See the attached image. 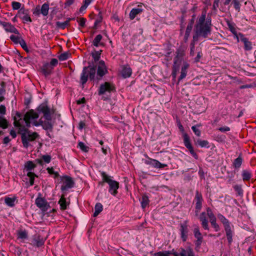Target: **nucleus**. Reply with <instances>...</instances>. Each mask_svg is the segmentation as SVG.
I'll return each mask as SVG.
<instances>
[{
  "instance_id": "ea45409f",
  "label": "nucleus",
  "mask_w": 256,
  "mask_h": 256,
  "mask_svg": "<svg viewBox=\"0 0 256 256\" xmlns=\"http://www.w3.org/2000/svg\"><path fill=\"white\" fill-rule=\"evenodd\" d=\"M172 253L169 251H163L156 252L154 254V256H169Z\"/></svg>"
},
{
  "instance_id": "c756f323",
  "label": "nucleus",
  "mask_w": 256,
  "mask_h": 256,
  "mask_svg": "<svg viewBox=\"0 0 256 256\" xmlns=\"http://www.w3.org/2000/svg\"><path fill=\"white\" fill-rule=\"evenodd\" d=\"M183 136H184V144L185 146L187 148H188L192 146L190 144V138H189V136L188 135V134L186 133H184Z\"/></svg>"
},
{
  "instance_id": "2f4dec72",
  "label": "nucleus",
  "mask_w": 256,
  "mask_h": 256,
  "mask_svg": "<svg viewBox=\"0 0 256 256\" xmlns=\"http://www.w3.org/2000/svg\"><path fill=\"white\" fill-rule=\"evenodd\" d=\"M69 20H66L64 22H58L56 23V26L58 28L64 29L69 24Z\"/></svg>"
},
{
  "instance_id": "79ce46f5",
  "label": "nucleus",
  "mask_w": 256,
  "mask_h": 256,
  "mask_svg": "<svg viewBox=\"0 0 256 256\" xmlns=\"http://www.w3.org/2000/svg\"><path fill=\"white\" fill-rule=\"evenodd\" d=\"M206 212H207V215L210 218V221L211 220H212L213 219L216 218L215 217L214 215V214L212 210L210 208H207Z\"/></svg>"
},
{
  "instance_id": "0e129e2a",
  "label": "nucleus",
  "mask_w": 256,
  "mask_h": 256,
  "mask_svg": "<svg viewBox=\"0 0 256 256\" xmlns=\"http://www.w3.org/2000/svg\"><path fill=\"white\" fill-rule=\"evenodd\" d=\"M78 22H79L80 25L81 26L84 27L85 25L86 19H84L83 18H82L80 19Z\"/></svg>"
},
{
  "instance_id": "3c124183",
  "label": "nucleus",
  "mask_w": 256,
  "mask_h": 256,
  "mask_svg": "<svg viewBox=\"0 0 256 256\" xmlns=\"http://www.w3.org/2000/svg\"><path fill=\"white\" fill-rule=\"evenodd\" d=\"M21 4L18 2H12V7L14 10H18Z\"/></svg>"
},
{
  "instance_id": "338daca9",
  "label": "nucleus",
  "mask_w": 256,
  "mask_h": 256,
  "mask_svg": "<svg viewBox=\"0 0 256 256\" xmlns=\"http://www.w3.org/2000/svg\"><path fill=\"white\" fill-rule=\"evenodd\" d=\"M102 20V16L101 15V14L99 13V18L97 20H96L94 22V27H96V25L100 23Z\"/></svg>"
},
{
  "instance_id": "a878e982",
  "label": "nucleus",
  "mask_w": 256,
  "mask_h": 256,
  "mask_svg": "<svg viewBox=\"0 0 256 256\" xmlns=\"http://www.w3.org/2000/svg\"><path fill=\"white\" fill-rule=\"evenodd\" d=\"M16 198L6 197L5 198L4 201L6 204L9 206H13L14 205Z\"/></svg>"
},
{
  "instance_id": "39448f33",
  "label": "nucleus",
  "mask_w": 256,
  "mask_h": 256,
  "mask_svg": "<svg viewBox=\"0 0 256 256\" xmlns=\"http://www.w3.org/2000/svg\"><path fill=\"white\" fill-rule=\"evenodd\" d=\"M60 183L62 184L61 190L62 191L72 188L74 185V182L70 177L68 176H61L60 178Z\"/></svg>"
},
{
  "instance_id": "49530a36",
  "label": "nucleus",
  "mask_w": 256,
  "mask_h": 256,
  "mask_svg": "<svg viewBox=\"0 0 256 256\" xmlns=\"http://www.w3.org/2000/svg\"><path fill=\"white\" fill-rule=\"evenodd\" d=\"M78 146L82 151L84 152H87L88 151V147L86 146L84 142H80L78 143Z\"/></svg>"
},
{
  "instance_id": "de8ad7c7",
  "label": "nucleus",
  "mask_w": 256,
  "mask_h": 256,
  "mask_svg": "<svg viewBox=\"0 0 256 256\" xmlns=\"http://www.w3.org/2000/svg\"><path fill=\"white\" fill-rule=\"evenodd\" d=\"M69 56V54L68 52H64L60 54L58 56V58L60 60H64L68 58Z\"/></svg>"
},
{
  "instance_id": "e433bc0d",
  "label": "nucleus",
  "mask_w": 256,
  "mask_h": 256,
  "mask_svg": "<svg viewBox=\"0 0 256 256\" xmlns=\"http://www.w3.org/2000/svg\"><path fill=\"white\" fill-rule=\"evenodd\" d=\"M242 163V158L240 156H239L234 160L233 164L236 168H239L240 166Z\"/></svg>"
},
{
  "instance_id": "4c0bfd02",
  "label": "nucleus",
  "mask_w": 256,
  "mask_h": 256,
  "mask_svg": "<svg viewBox=\"0 0 256 256\" xmlns=\"http://www.w3.org/2000/svg\"><path fill=\"white\" fill-rule=\"evenodd\" d=\"M149 200L146 196L144 195L141 202L142 206L144 208L148 204Z\"/></svg>"
},
{
  "instance_id": "69168bd1",
  "label": "nucleus",
  "mask_w": 256,
  "mask_h": 256,
  "mask_svg": "<svg viewBox=\"0 0 256 256\" xmlns=\"http://www.w3.org/2000/svg\"><path fill=\"white\" fill-rule=\"evenodd\" d=\"M6 114V107L4 105L0 106V114Z\"/></svg>"
},
{
  "instance_id": "f257e3e1",
  "label": "nucleus",
  "mask_w": 256,
  "mask_h": 256,
  "mask_svg": "<svg viewBox=\"0 0 256 256\" xmlns=\"http://www.w3.org/2000/svg\"><path fill=\"white\" fill-rule=\"evenodd\" d=\"M206 12H202V16L199 18L195 28V32L198 34H201L202 36H206L210 32V26L211 25V20L210 19L206 20Z\"/></svg>"
},
{
  "instance_id": "ddd939ff",
  "label": "nucleus",
  "mask_w": 256,
  "mask_h": 256,
  "mask_svg": "<svg viewBox=\"0 0 256 256\" xmlns=\"http://www.w3.org/2000/svg\"><path fill=\"white\" fill-rule=\"evenodd\" d=\"M194 19H195V16H193L192 18L191 19L190 21V23L188 24L187 26L186 31V34L184 35V39H185L186 41L188 40V38L190 36V33L192 30V28L193 27V24L194 22Z\"/></svg>"
},
{
  "instance_id": "bb28decb",
  "label": "nucleus",
  "mask_w": 256,
  "mask_h": 256,
  "mask_svg": "<svg viewBox=\"0 0 256 256\" xmlns=\"http://www.w3.org/2000/svg\"><path fill=\"white\" fill-rule=\"evenodd\" d=\"M102 39V35H100V34L97 35L93 40V42H92L93 44L95 46H98L102 44L100 43V41H101Z\"/></svg>"
},
{
  "instance_id": "412c9836",
  "label": "nucleus",
  "mask_w": 256,
  "mask_h": 256,
  "mask_svg": "<svg viewBox=\"0 0 256 256\" xmlns=\"http://www.w3.org/2000/svg\"><path fill=\"white\" fill-rule=\"evenodd\" d=\"M52 70V67L48 63L46 64L42 68V70L45 76L49 74Z\"/></svg>"
},
{
  "instance_id": "dca6fc26",
  "label": "nucleus",
  "mask_w": 256,
  "mask_h": 256,
  "mask_svg": "<svg viewBox=\"0 0 256 256\" xmlns=\"http://www.w3.org/2000/svg\"><path fill=\"white\" fill-rule=\"evenodd\" d=\"M200 220L202 222V227L205 229L208 230L209 229L208 226V221L206 220V214L202 212L200 216Z\"/></svg>"
},
{
  "instance_id": "c03bdc74",
  "label": "nucleus",
  "mask_w": 256,
  "mask_h": 256,
  "mask_svg": "<svg viewBox=\"0 0 256 256\" xmlns=\"http://www.w3.org/2000/svg\"><path fill=\"white\" fill-rule=\"evenodd\" d=\"M44 244V241L42 239L38 238L34 240V244L38 247L42 246Z\"/></svg>"
},
{
  "instance_id": "680f3d73",
  "label": "nucleus",
  "mask_w": 256,
  "mask_h": 256,
  "mask_svg": "<svg viewBox=\"0 0 256 256\" xmlns=\"http://www.w3.org/2000/svg\"><path fill=\"white\" fill-rule=\"evenodd\" d=\"M19 44H20L24 50H27V46H26V43L25 41L22 38L21 40H20V42Z\"/></svg>"
},
{
  "instance_id": "cd10ccee",
  "label": "nucleus",
  "mask_w": 256,
  "mask_h": 256,
  "mask_svg": "<svg viewBox=\"0 0 256 256\" xmlns=\"http://www.w3.org/2000/svg\"><path fill=\"white\" fill-rule=\"evenodd\" d=\"M208 142L206 140H202L200 139L197 140L196 142V144H198L200 147L204 148V147H208Z\"/></svg>"
},
{
  "instance_id": "864d4df0",
  "label": "nucleus",
  "mask_w": 256,
  "mask_h": 256,
  "mask_svg": "<svg viewBox=\"0 0 256 256\" xmlns=\"http://www.w3.org/2000/svg\"><path fill=\"white\" fill-rule=\"evenodd\" d=\"M232 2L234 8L239 12L240 10V4L238 0H233Z\"/></svg>"
},
{
  "instance_id": "13d9d810",
  "label": "nucleus",
  "mask_w": 256,
  "mask_h": 256,
  "mask_svg": "<svg viewBox=\"0 0 256 256\" xmlns=\"http://www.w3.org/2000/svg\"><path fill=\"white\" fill-rule=\"evenodd\" d=\"M236 37L237 38L238 41H242L243 42L244 39H246V38L242 34H236Z\"/></svg>"
},
{
  "instance_id": "8fccbe9b",
  "label": "nucleus",
  "mask_w": 256,
  "mask_h": 256,
  "mask_svg": "<svg viewBox=\"0 0 256 256\" xmlns=\"http://www.w3.org/2000/svg\"><path fill=\"white\" fill-rule=\"evenodd\" d=\"M95 72L96 70L94 68H90V78L91 80H94L95 76Z\"/></svg>"
},
{
  "instance_id": "473e14b6",
  "label": "nucleus",
  "mask_w": 256,
  "mask_h": 256,
  "mask_svg": "<svg viewBox=\"0 0 256 256\" xmlns=\"http://www.w3.org/2000/svg\"><path fill=\"white\" fill-rule=\"evenodd\" d=\"M48 10H49L48 4H44L42 6V8H41V13L44 16H47L48 14Z\"/></svg>"
},
{
  "instance_id": "a19ab883",
  "label": "nucleus",
  "mask_w": 256,
  "mask_h": 256,
  "mask_svg": "<svg viewBox=\"0 0 256 256\" xmlns=\"http://www.w3.org/2000/svg\"><path fill=\"white\" fill-rule=\"evenodd\" d=\"M244 44V48L246 50H250L252 48V44L248 40V38L244 39L242 42Z\"/></svg>"
},
{
  "instance_id": "2eb2a0df",
  "label": "nucleus",
  "mask_w": 256,
  "mask_h": 256,
  "mask_svg": "<svg viewBox=\"0 0 256 256\" xmlns=\"http://www.w3.org/2000/svg\"><path fill=\"white\" fill-rule=\"evenodd\" d=\"M180 256H194L192 250L190 247H188L186 249L180 248Z\"/></svg>"
},
{
  "instance_id": "f704fd0d",
  "label": "nucleus",
  "mask_w": 256,
  "mask_h": 256,
  "mask_svg": "<svg viewBox=\"0 0 256 256\" xmlns=\"http://www.w3.org/2000/svg\"><path fill=\"white\" fill-rule=\"evenodd\" d=\"M8 126L7 120L0 116V127L2 128H6Z\"/></svg>"
},
{
  "instance_id": "b1692460",
  "label": "nucleus",
  "mask_w": 256,
  "mask_h": 256,
  "mask_svg": "<svg viewBox=\"0 0 256 256\" xmlns=\"http://www.w3.org/2000/svg\"><path fill=\"white\" fill-rule=\"evenodd\" d=\"M102 204L100 203H97L94 207V216H96L102 210Z\"/></svg>"
},
{
  "instance_id": "6e6d98bb",
  "label": "nucleus",
  "mask_w": 256,
  "mask_h": 256,
  "mask_svg": "<svg viewBox=\"0 0 256 256\" xmlns=\"http://www.w3.org/2000/svg\"><path fill=\"white\" fill-rule=\"evenodd\" d=\"M42 160L46 163H49L51 160V157L49 155H44L42 156Z\"/></svg>"
},
{
  "instance_id": "5fc2aeb1",
  "label": "nucleus",
  "mask_w": 256,
  "mask_h": 256,
  "mask_svg": "<svg viewBox=\"0 0 256 256\" xmlns=\"http://www.w3.org/2000/svg\"><path fill=\"white\" fill-rule=\"evenodd\" d=\"M192 128L197 136H200L201 132L200 130L196 128V126H192Z\"/></svg>"
},
{
  "instance_id": "1a4fd4ad",
  "label": "nucleus",
  "mask_w": 256,
  "mask_h": 256,
  "mask_svg": "<svg viewBox=\"0 0 256 256\" xmlns=\"http://www.w3.org/2000/svg\"><path fill=\"white\" fill-rule=\"evenodd\" d=\"M145 163L147 164H150L156 168H164L166 166V164H162L158 160L154 159L149 158L148 160L145 161Z\"/></svg>"
},
{
  "instance_id": "20e7f679",
  "label": "nucleus",
  "mask_w": 256,
  "mask_h": 256,
  "mask_svg": "<svg viewBox=\"0 0 256 256\" xmlns=\"http://www.w3.org/2000/svg\"><path fill=\"white\" fill-rule=\"evenodd\" d=\"M104 180L109 184L110 192L114 196H116L118 193L117 190L119 188L118 182L116 181L112 180L106 175L104 176Z\"/></svg>"
},
{
  "instance_id": "a211bd4d",
  "label": "nucleus",
  "mask_w": 256,
  "mask_h": 256,
  "mask_svg": "<svg viewBox=\"0 0 256 256\" xmlns=\"http://www.w3.org/2000/svg\"><path fill=\"white\" fill-rule=\"evenodd\" d=\"M196 208L197 210H200L202 208V196L198 192H196Z\"/></svg>"
},
{
  "instance_id": "f03ea898",
  "label": "nucleus",
  "mask_w": 256,
  "mask_h": 256,
  "mask_svg": "<svg viewBox=\"0 0 256 256\" xmlns=\"http://www.w3.org/2000/svg\"><path fill=\"white\" fill-rule=\"evenodd\" d=\"M14 124L15 126L19 128L22 135H23L30 141H33L39 136L38 134L36 132H32L28 130H24V127L21 126L18 121L16 120V118Z\"/></svg>"
},
{
  "instance_id": "774afa93",
  "label": "nucleus",
  "mask_w": 256,
  "mask_h": 256,
  "mask_svg": "<svg viewBox=\"0 0 256 256\" xmlns=\"http://www.w3.org/2000/svg\"><path fill=\"white\" fill-rule=\"evenodd\" d=\"M100 54L98 52H96L94 54H92V56L95 60H98L99 59V55Z\"/></svg>"
},
{
  "instance_id": "6ab92c4d",
  "label": "nucleus",
  "mask_w": 256,
  "mask_h": 256,
  "mask_svg": "<svg viewBox=\"0 0 256 256\" xmlns=\"http://www.w3.org/2000/svg\"><path fill=\"white\" fill-rule=\"evenodd\" d=\"M142 12V9L140 8H133L130 13V18L133 20L137 14Z\"/></svg>"
},
{
  "instance_id": "f8f14e48",
  "label": "nucleus",
  "mask_w": 256,
  "mask_h": 256,
  "mask_svg": "<svg viewBox=\"0 0 256 256\" xmlns=\"http://www.w3.org/2000/svg\"><path fill=\"white\" fill-rule=\"evenodd\" d=\"M180 232L181 236L183 241H186L187 238V234L188 232L187 222L186 221L184 224L180 225Z\"/></svg>"
},
{
  "instance_id": "4d7b16f0",
  "label": "nucleus",
  "mask_w": 256,
  "mask_h": 256,
  "mask_svg": "<svg viewBox=\"0 0 256 256\" xmlns=\"http://www.w3.org/2000/svg\"><path fill=\"white\" fill-rule=\"evenodd\" d=\"M228 28L235 35H236V29L234 28V27L232 26V24H230V22H228Z\"/></svg>"
},
{
  "instance_id": "7c9ffc66",
  "label": "nucleus",
  "mask_w": 256,
  "mask_h": 256,
  "mask_svg": "<svg viewBox=\"0 0 256 256\" xmlns=\"http://www.w3.org/2000/svg\"><path fill=\"white\" fill-rule=\"evenodd\" d=\"M87 68H84L82 74L81 76L80 80L82 84H84L88 80V74L86 72Z\"/></svg>"
},
{
  "instance_id": "aec40b11",
  "label": "nucleus",
  "mask_w": 256,
  "mask_h": 256,
  "mask_svg": "<svg viewBox=\"0 0 256 256\" xmlns=\"http://www.w3.org/2000/svg\"><path fill=\"white\" fill-rule=\"evenodd\" d=\"M225 230L226 232V234L227 236V238L228 241L229 243H231L232 240V231L230 228V226H226V227H224Z\"/></svg>"
},
{
  "instance_id": "393cba45",
  "label": "nucleus",
  "mask_w": 256,
  "mask_h": 256,
  "mask_svg": "<svg viewBox=\"0 0 256 256\" xmlns=\"http://www.w3.org/2000/svg\"><path fill=\"white\" fill-rule=\"evenodd\" d=\"M36 165L34 164L32 161H28L24 164V169L26 170H30L34 169Z\"/></svg>"
},
{
  "instance_id": "5701e85b",
  "label": "nucleus",
  "mask_w": 256,
  "mask_h": 256,
  "mask_svg": "<svg viewBox=\"0 0 256 256\" xmlns=\"http://www.w3.org/2000/svg\"><path fill=\"white\" fill-rule=\"evenodd\" d=\"M58 204H60L62 210H64L66 208V206L68 204L66 202L64 195L62 196L58 202Z\"/></svg>"
},
{
  "instance_id": "c9c22d12",
  "label": "nucleus",
  "mask_w": 256,
  "mask_h": 256,
  "mask_svg": "<svg viewBox=\"0 0 256 256\" xmlns=\"http://www.w3.org/2000/svg\"><path fill=\"white\" fill-rule=\"evenodd\" d=\"M10 38L16 44H19L20 40L22 39L20 34H18V36L12 35Z\"/></svg>"
},
{
  "instance_id": "72a5a7b5",
  "label": "nucleus",
  "mask_w": 256,
  "mask_h": 256,
  "mask_svg": "<svg viewBox=\"0 0 256 256\" xmlns=\"http://www.w3.org/2000/svg\"><path fill=\"white\" fill-rule=\"evenodd\" d=\"M40 125H42V128L46 130H52V124L49 122H41Z\"/></svg>"
},
{
  "instance_id": "4468645a",
  "label": "nucleus",
  "mask_w": 256,
  "mask_h": 256,
  "mask_svg": "<svg viewBox=\"0 0 256 256\" xmlns=\"http://www.w3.org/2000/svg\"><path fill=\"white\" fill-rule=\"evenodd\" d=\"M38 110L44 114L46 119H50V110L46 105L41 104L38 106Z\"/></svg>"
},
{
  "instance_id": "37998d69",
  "label": "nucleus",
  "mask_w": 256,
  "mask_h": 256,
  "mask_svg": "<svg viewBox=\"0 0 256 256\" xmlns=\"http://www.w3.org/2000/svg\"><path fill=\"white\" fill-rule=\"evenodd\" d=\"M27 176L30 178V184L31 186L33 185L34 183V178L36 176L35 174L32 172H28Z\"/></svg>"
},
{
  "instance_id": "e2e57ef3",
  "label": "nucleus",
  "mask_w": 256,
  "mask_h": 256,
  "mask_svg": "<svg viewBox=\"0 0 256 256\" xmlns=\"http://www.w3.org/2000/svg\"><path fill=\"white\" fill-rule=\"evenodd\" d=\"M58 63V61L56 59V58H52L50 62V64H49L52 68L54 66H56Z\"/></svg>"
},
{
  "instance_id": "7ed1b4c3",
  "label": "nucleus",
  "mask_w": 256,
  "mask_h": 256,
  "mask_svg": "<svg viewBox=\"0 0 256 256\" xmlns=\"http://www.w3.org/2000/svg\"><path fill=\"white\" fill-rule=\"evenodd\" d=\"M38 118V114L34 110H30L28 112L24 117V120L25 121L26 126L29 127L30 123L33 124L35 126H40V123L36 121V120Z\"/></svg>"
},
{
  "instance_id": "58836bf2",
  "label": "nucleus",
  "mask_w": 256,
  "mask_h": 256,
  "mask_svg": "<svg viewBox=\"0 0 256 256\" xmlns=\"http://www.w3.org/2000/svg\"><path fill=\"white\" fill-rule=\"evenodd\" d=\"M242 176L244 180H250L251 176L250 172L247 170H243Z\"/></svg>"
},
{
  "instance_id": "f3484780",
  "label": "nucleus",
  "mask_w": 256,
  "mask_h": 256,
  "mask_svg": "<svg viewBox=\"0 0 256 256\" xmlns=\"http://www.w3.org/2000/svg\"><path fill=\"white\" fill-rule=\"evenodd\" d=\"M132 73V70L128 66H124L122 70V74L124 78L130 77Z\"/></svg>"
},
{
  "instance_id": "0eeeda50",
  "label": "nucleus",
  "mask_w": 256,
  "mask_h": 256,
  "mask_svg": "<svg viewBox=\"0 0 256 256\" xmlns=\"http://www.w3.org/2000/svg\"><path fill=\"white\" fill-rule=\"evenodd\" d=\"M36 204L42 211H46L50 206L47 202L42 197H38L36 200Z\"/></svg>"
},
{
  "instance_id": "052dcab7",
  "label": "nucleus",
  "mask_w": 256,
  "mask_h": 256,
  "mask_svg": "<svg viewBox=\"0 0 256 256\" xmlns=\"http://www.w3.org/2000/svg\"><path fill=\"white\" fill-rule=\"evenodd\" d=\"M27 237V234L25 232H20L18 233V238H26Z\"/></svg>"
},
{
  "instance_id": "9d476101",
  "label": "nucleus",
  "mask_w": 256,
  "mask_h": 256,
  "mask_svg": "<svg viewBox=\"0 0 256 256\" xmlns=\"http://www.w3.org/2000/svg\"><path fill=\"white\" fill-rule=\"evenodd\" d=\"M107 72V68L104 61H100L98 65V74L102 76Z\"/></svg>"
},
{
  "instance_id": "9b49d317",
  "label": "nucleus",
  "mask_w": 256,
  "mask_h": 256,
  "mask_svg": "<svg viewBox=\"0 0 256 256\" xmlns=\"http://www.w3.org/2000/svg\"><path fill=\"white\" fill-rule=\"evenodd\" d=\"M194 233L195 238H196V240L195 242L196 245L197 247H200L202 242V236L198 226L194 228Z\"/></svg>"
},
{
  "instance_id": "a18cd8bd",
  "label": "nucleus",
  "mask_w": 256,
  "mask_h": 256,
  "mask_svg": "<svg viewBox=\"0 0 256 256\" xmlns=\"http://www.w3.org/2000/svg\"><path fill=\"white\" fill-rule=\"evenodd\" d=\"M210 222L212 225V226L214 228L216 231L218 232L220 230V228L218 225L217 224L216 222V218L213 219L212 220H210Z\"/></svg>"
},
{
  "instance_id": "603ef678",
  "label": "nucleus",
  "mask_w": 256,
  "mask_h": 256,
  "mask_svg": "<svg viewBox=\"0 0 256 256\" xmlns=\"http://www.w3.org/2000/svg\"><path fill=\"white\" fill-rule=\"evenodd\" d=\"M22 138L24 146L26 148H28L29 144L28 142L30 140H28L23 135H22Z\"/></svg>"
},
{
  "instance_id": "4be33fe9",
  "label": "nucleus",
  "mask_w": 256,
  "mask_h": 256,
  "mask_svg": "<svg viewBox=\"0 0 256 256\" xmlns=\"http://www.w3.org/2000/svg\"><path fill=\"white\" fill-rule=\"evenodd\" d=\"M19 16L25 22H31L30 17L24 12V10H20L18 12Z\"/></svg>"
},
{
  "instance_id": "09e8293b",
  "label": "nucleus",
  "mask_w": 256,
  "mask_h": 256,
  "mask_svg": "<svg viewBox=\"0 0 256 256\" xmlns=\"http://www.w3.org/2000/svg\"><path fill=\"white\" fill-rule=\"evenodd\" d=\"M46 170L50 174H54V178H57L59 176L58 173V172H55L52 168H48Z\"/></svg>"
},
{
  "instance_id": "423d86ee",
  "label": "nucleus",
  "mask_w": 256,
  "mask_h": 256,
  "mask_svg": "<svg viewBox=\"0 0 256 256\" xmlns=\"http://www.w3.org/2000/svg\"><path fill=\"white\" fill-rule=\"evenodd\" d=\"M115 88L113 84L108 82H106L100 86L98 94L100 95L104 94L106 92H110L114 91Z\"/></svg>"
},
{
  "instance_id": "bf43d9fd",
  "label": "nucleus",
  "mask_w": 256,
  "mask_h": 256,
  "mask_svg": "<svg viewBox=\"0 0 256 256\" xmlns=\"http://www.w3.org/2000/svg\"><path fill=\"white\" fill-rule=\"evenodd\" d=\"M186 71L182 70L181 72H180V76L178 80H182L186 76Z\"/></svg>"
},
{
  "instance_id": "6e6552de",
  "label": "nucleus",
  "mask_w": 256,
  "mask_h": 256,
  "mask_svg": "<svg viewBox=\"0 0 256 256\" xmlns=\"http://www.w3.org/2000/svg\"><path fill=\"white\" fill-rule=\"evenodd\" d=\"M0 24L3 26L6 31L19 34L18 30L10 23L0 21Z\"/></svg>"
},
{
  "instance_id": "c85d7f7f",
  "label": "nucleus",
  "mask_w": 256,
  "mask_h": 256,
  "mask_svg": "<svg viewBox=\"0 0 256 256\" xmlns=\"http://www.w3.org/2000/svg\"><path fill=\"white\" fill-rule=\"evenodd\" d=\"M218 219L220 220V222L223 224L224 227H226V226H230L228 220L222 214H218Z\"/></svg>"
}]
</instances>
